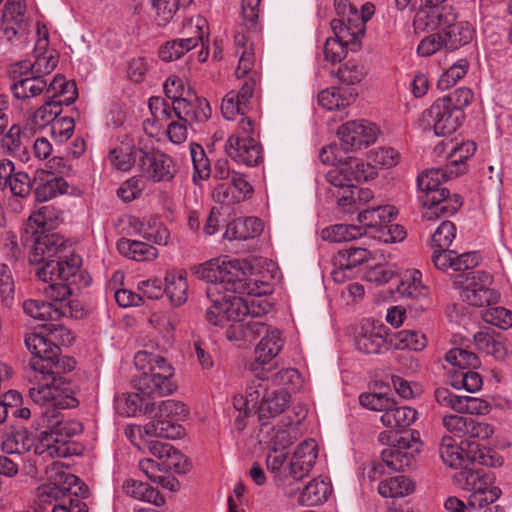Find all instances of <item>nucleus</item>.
<instances>
[{
	"label": "nucleus",
	"mask_w": 512,
	"mask_h": 512,
	"mask_svg": "<svg viewBox=\"0 0 512 512\" xmlns=\"http://www.w3.org/2000/svg\"><path fill=\"white\" fill-rule=\"evenodd\" d=\"M331 29L334 37L344 42L351 51H357L360 48V39L364 36L360 33H354L350 26H347L346 19H333Z\"/></svg>",
	"instance_id": "54"
},
{
	"label": "nucleus",
	"mask_w": 512,
	"mask_h": 512,
	"mask_svg": "<svg viewBox=\"0 0 512 512\" xmlns=\"http://www.w3.org/2000/svg\"><path fill=\"white\" fill-rule=\"evenodd\" d=\"M439 33H441L444 48L451 51L469 43L473 36V30L468 23L456 22V20L444 23Z\"/></svg>",
	"instance_id": "25"
},
{
	"label": "nucleus",
	"mask_w": 512,
	"mask_h": 512,
	"mask_svg": "<svg viewBox=\"0 0 512 512\" xmlns=\"http://www.w3.org/2000/svg\"><path fill=\"white\" fill-rule=\"evenodd\" d=\"M290 394L283 388L269 391L258 407L259 420L265 425L270 418L282 413L289 402Z\"/></svg>",
	"instance_id": "28"
},
{
	"label": "nucleus",
	"mask_w": 512,
	"mask_h": 512,
	"mask_svg": "<svg viewBox=\"0 0 512 512\" xmlns=\"http://www.w3.org/2000/svg\"><path fill=\"white\" fill-rule=\"evenodd\" d=\"M426 344L425 335L414 330H402L389 336V345L396 349L421 351Z\"/></svg>",
	"instance_id": "43"
},
{
	"label": "nucleus",
	"mask_w": 512,
	"mask_h": 512,
	"mask_svg": "<svg viewBox=\"0 0 512 512\" xmlns=\"http://www.w3.org/2000/svg\"><path fill=\"white\" fill-rule=\"evenodd\" d=\"M447 100L437 99L429 109L422 113L420 121L424 128H433L435 135L448 136L462 125L465 114L461 109H453Z\"/></svg>",
	"instance_id": "11"
},
{
	"label": "nucleus",
	"mask_w": 512,
	"mask_h": 512,
	"mask_svg": "<svg viewBox=\"0 0 512 512\" xmlns=\"http://www.w3.org/2000/svg\"><path fill=\"white\" fill-rule=\"evenodd\" d=\"M228 292H223L221 304L225 320L236 321L237 324L243 323L244 317L249 315L248 300L241 296L229 295Z\"/></svg>",
	"instance_id": "41"
},
{
	"label": "nucleus",
	"mask_w": 512,
	"mask_h": 512,
	"mask_svg": "<svg viewBox=\"0 0 512 512\" xmlns=\"http://www.w3.org/2000/svg\"><path fill=\"white\" fill-rule=\"evenodd\" d=\"M456 20V14L452 6L442 8L420 7L415 15L413 25L416 30L435 29L444 26V23H451Z\"/></svg>",
	"instance_id": "22"
},
{
	"label": "nucleus",
	"mask_w": 512,
	"mask_h": 512,
	"mask_svg": "<svg viewBox=\"0 0 512 512\" xmlns=\"http://www.w3.org/2000/svg\"><path fill=\"white\" fill-rule=\"evenodd\" d=\"M165 288L164 293L169 298L170 302L174 306H180L187 300V282L184 275H175L174 273H168L165 277Z\"/></svg>",
	"instance_id": "46"
},
{
	"label": "nucleus",
	"mask_w": 512,
	"mask_h": 512,
	"mask_svg": "<svg viewBox=\"0 0 512 512\" xmlns=\"http://www.w3.org/2000/svg\"><path fill=\"white\" fill-rule=\"evenodd\" d=\"M365 74L363 66L353 61L346 62L337 71V77L341 83L348 86L361 82Z\"/></svg>",
	"instance_id": "61"
},
{
	"label": "nucleus",
	"mask_w": 512,
	"mask_h": 512,
	"mask_svg": "<svg viewBox=\"0 0 512 512\" xmlns=\"http://www.w3.org/2000/svg\"><path fill=\"white\" fill-rule=\"evenodd\" d=\"M443 426L455 437L463 439L461 442L472 441V439H487L492 433V427L469 416L458 414L445 415L442 419Z\"/></svg>",
	"instance_id": "14"
},
{
	"label": "nucleus",
	"mask_w": 512,
	"mask_h": 512,
	"mask_svg": "<svg viewBox=\"0 0 512 512\" xmlns=\"http://www.w3.org/2000/svg\"><path fill=\"white\" fill-rule=\"evenodd\" d=\"M397 292L407 298V310L415 316L425 311L430 304L429 290L421 283V273L418 270L405 275L397 286Z\"/></svg>",
	"instance_id": "17"
},
{
	"label": "nucleus",
	"mask_w": 512,
	"mask_h": 512,
	"mask_svg": "<svg viewBox=\"0 0 512 512\" xmlns=\"http://www.w3.org/2000/svg\"><path fill=\"white\" fill-rule=\"evenodd\" d=\"M152 414L153 420L143 426L144 435L173 440L184 435V428L179 424L188 415L184 403L172 399L161 401Z\"/></svg>",
	"instance_id": "7"
},
{
	"label": "nucleus",
	"mask_w": 512,
	"mask_h": 512,
	"mask_svg": "<svg viewBox=\"0 0 512 512\" xmlns=\"http://www.w3.org/2000/svg\"><path fill=\"white\" fill-rule=\"evenodd\" d=\"M449 168H432L418 176V188L424 192L422 204L426 208L423 218L435 220L441 217H449L456 213L462 206V198L458 194L451 196L450 191L441 187L447 178L452 177Z\"/></svg>",
	"instance_id": "5"
},
{
	"label": "nucleus",
	"mask_w": 512,
	"mask_h": 512,
	"mask_svg": "<svg viewBox=\"0 0 512 512\" xmlns=\"http://www.w3.org/2000/svg\"><path fill=\"white\" fill-rule=\"evenodd\" d=\"M417 411L408 406L388 407L385 413L381 416V422L384 426L393 429H403L414 423L416 420Z\"/></svg>",
	"instance_id": "34"
},
{
	"label": "nucleus",
	"mask_w": 512,
	"mask_h": 512,
	"mask_svg": "<svg viewBox=\"0 0 512 512\" xmlns=\"http://www.w3.org/2000/svg\"><path fill=\"white\" fill-rule=\"evenodd\" d=\"M134 364L141 372H150L152 368L161 370L164 364H169L167 360L159 355H154L147 351H139L134 357Z\"/></svg>",
	"instance_id": "62"
},
{
	"label": "nucleus",
	"mask_w": 512,
	"mask_h": 512,
	"mask_svg": "<svg viewBox=\"0 0 512 512\" xmlns=\"http://www.w3.org/2000/svg\"><path fill=\"white\" fill-rule=\"evenodd\" d=\"M11 74L14 82L10 89L17 99L36 97L48 88L46 81L36 75L18 79L17 70H13Z\"/></svg>",
	"instance_id": "30"
},
{
	"label": "nucleus",
	"mask_w": 512,
	"mask_h": 512,
	"mask_svg": "<svg viewBox=\"0 0 512 512\" xmlns=\"http://www.w3.org/2000/svg\"><path fill=\"white\" fill-rule=\"evenodd\" d=\"M23 310L30 317L42 321H57L66 314L56 304L34 299L24 301Z\"/></svg>",
	"instance_id": "38"
},
{
	"label": "nucleus",
	"mask_w": 512,
	"mask_h": 512,
	"mask_svg": "<svg viewBox=\"0 0 512 512\" xmlns=\"http://www.w3.org/2000/svg\"><path fill=\"white\" fill-rule=\"evenodd\" d=\"M371 253L366 248L349 247L337 253L334 257V265H339L344 268H351L352 270L368 261Z\"/></svg>",
	"instance_id": "50"
},
{
	"label": "nucleus",
	"mask_w": 512,
	"mask_h": 512,
	"mask_svg": "<svg viewBox=\"0 0 512 512\" xmlns=\"http://www.w3.org/2000/svg\"><path fill=\"white\" fill-rule=\"evenodd\" d=\"M49 283V285L44 289L45 294L50 297L54 302L52 304H56V306H63L62 301L69 295L73 294L74 288L79 289L80 287H86L87 285L80 283H73L71 279L62 280L55 279L45 281Z\"/></svg>",
	"instance_id": "48"
},
{
	"label": "nucleus",
	"mask_w": 512,
	"mask_h": 512,
	"mask_svg": "<svg viewBox=\"0 0 512 512\" xmlns=\"http://www.w3.org/2000/svg\"><path fill=\"white\" fill-rule=\"evenodd\" d=\"M459 469L460 470L453 475V480L462 489L468 491L478 490L479 486L486 488L493 482L491 476L484 473L482 469H476L471 462L465 463Z\"/></svg>",
	"instance_id": "24"
},
{
	"label": "nucleus",
	"mask_w": 512,
	"mask_h": 512,
	"mask_svg": "<svg viewBox=\"0 0 512 512\" xmlns=\"http://www.w3.org/2000/svg\"><path fill=\"white\" fill-rule=\"evenodd\" d=\"M34 445V436L25 428L12 430L2 441V450L7 454H24Z\"/></svg>",
	"instance_id": "39"
},
{
	"label": "nucleus",
	"mask_w": 512,
	"mask_h": 512,
	"mask_svg": "<svg viewBox=\"0 0 512 512\" xmlns=\"http://www.w3.org/2000/svg\"><path fill=\"white\" fill-rule=\"evenodd\" d=\"M442 461L449 467L459 469L465 463L479 464L489 467H500L503 458L494 450L480 445L474 441L456 443L451 436H443L439 446Z\"/></svg>",
	"instance_id": "6"
},
{
	"label": "nucleus",
	"mask_w": 512,
	"mask_h": 512,
	"mask_svg": "<svg viewBox=\"0 0 512 512\" xmlns=\"http://www.w3.org/2000/svg\"><path fill=\"white\" fill-rule=\"evenodd\" d=\"M190 154L193 162L194 173L193 180H205L209 178L211 170L209 160L203 150L198 144H192Z\"/></svg>",
	"instance_id": "58"
},
{
	"label": "nucleus",
	"mask_w": 512,
	"mask_h": 512,
	"mask_svg": "<svg viewBox=\"0 0 512 512\" xmlns=\"http://www.w3.org/2000/svg\"><path fill=\"white\" fill-rule=\"evenodd\" d=\"M456 237V226L451 221H442L432 235V247L443 249H457L453 247V240Z\"/></svg>",
	"instance_id": "57"
},
{
	"label": "nucleus",
	"mask_w": 512,
	"mask_h": 512,
	"mask_svg": "<svg viewBox=\"0 0 512 512\" xmlns=\"http://www.w3.org/2000/svg\"><path fill=\"white\" fill-rule=\"evenodd\" d=\"M47 92H53V95L61 99L66 106L74 103L78 92L74 81H67L63 76H56L49 84Z\"/></svg>",
	"instance_id": "53"
},
{
	"label": "nucleus",
	"mask_w": 512,
	"mask_h": 512,
	"mask_svg": "<svg viewBox=\"0 0 512 512\" xmlns=\"http://www.w3.org/2000/svg\"><path fill=\"white\" fill-rule=\"evenodd\" d=\"M58 220V210L51 205L42 206L28 218L25 233L37 234L41 231L50 232L57 226Z\"/></svg>",
	"instance_id": "29"
},
{
	"label": "nucleus",
	"mask_w": 512,
	"mask_h": 512,
	"mask_svg": "<svg viewBox=\"0 0 512 512\" xmlns=\"http://www.w3.org/2000/svg\"><path fill=\"white\" fill-rule=\"evenodd\" d=\"M247 263L232 260L222 264L209 261L193 267L194 274L207 282L206 297L220 296L223 292L260 297L271 292V285L256 277L248 276Z\"/></svg>",
	"instance_id": "3"
},
{
	"label": "nucleus",
	"mask_w": 512,
	"mask_h": 512,
	"mask_svg": "<svg viewBox=\"0 0 512 512\" xmlns=\"http://www.w3.org/2000/svg\"><path fill=\"white\" fill-rule=\"evenodd\" d=\"M172 109L173 114L190 127L193 124L204 123L211 117L209 102L203 97H198L191 88H188L186 98L179 99Z\"/></svg>",
	"instance_id": "20"
},
{
	"label": "nucleus",
	"mask_w": 512,
	"mask_h": 512,
	"mask_svg": "<svg viewBox=\"0 0 512 512\" xmlns=\"http://www.w3.org/2000/svg\"><path fill=\"white\" fill-rule=\"evenodd\" d=\"M357 96L355 88L333 87L319 93L318 103L327 110H337L349 106Z\"/></svg>",
	"instance_id": "27"
},
{
	"label": "nucleus",
	"mask_w": 512,
	"mask_h": 512,
	"mask_svg": "<svg viewBox=\"0 0 512 512\" xmlns=\"http://www.w3.org/2000/svg\"><path fill=\"white\" fill-rule=\"evenodd\" d=\"M225 151L233 161L248 167L263 161L262 147L251 136H230L225 143Z\"/></svg>",
	"instance_id": "19"
},
{
	"label": "nucleus",
	"mask_w": 512,
	"mask_h": 512,
	"mask_svg": "<svg viewBox=\"0 0 512 512\" xmlns=\"http://www.w3.org/2000/svg\"><path fill=\"white\" fill-rule=\"evenodd\" d=\"M25 345L34 355L29 361L31 386L29 396L34 403L54 399L63 407H76L78 400L73 396L76 386L63 373L72 371L76 361L70 357H60L61 350L51 339L39 333H27Z\"/></svg>",
	"instance_id": "1"
},
{
	"label": "nucleus",
	"mask_w": 512,
	"mask_h": 512,
	"mask_svg": "<svg viewBox=\"0 0 512 512\" xmlns=\"http://www.w3.org/2000/svg\"><path fill=\"white\" fill-rule=\"evenodd\" d=\"M54 121V116L51 115V110H48L45 103L26 121L24 133L29 131L30 134H35L38 129L43 128L50 123L52 125Z\"/></svg>",
	"instance_id": "63"
},
{
	"label": "nucleus",
	"mask_w": 512,
	"mask_h": 512,
	"mask_svg": "<svg viewBox=\"0 0 512 512\" xmlns=\"http://www.w3.org/2000/svg\"><path fill=\"white\" fill-rule=\"evenodd\" d=\"M445 359L454 366L453 371H466L469 369H476L480 366L478 356L475 353L462 348H453L449 350L445 355Z\"/></svg>",
	"instance_id": "49"
},
{
	"label": "nucleus",
	"mask_w": 512,
	"mask_h": 512,
	"mask_svg": "<svg viewBox=\"0 0 512 512\" xmlns=\"http://www.w3.org/2000/svg\"><path fill=\"white\" fill-rule=\"evenodd\" d=\"M295 490H301L298 501L302 505L316 506L327 500L331 494V486L323 480L313 479L302 489L295 487Z\"/></svg>",
	"instance_id": "33"
},
{
	"label": "nucleus",
	"mask_w": 512,
	"mask_h": 512,
	"mask_svg": "<svg viewBox=\"0 0 512 512\" xmlns=\"http://www.w3.org/2000/svg\"><path fill=\"white\" fill-rule=\"evenodd\" d=\"M364 233H366V230L360 226L336 224L324 228L321 231V237L323 240L330 242H343L356 239L358 236H361Z\"/></svg>",
	"instance_id": "47"
},
{
	"label": "nucleus",
	"mask_w": 512,
	"mask_h": 512,
	"mask_svg": "<svg viewBox=\"0 0 512 512\" xmlns=\"http://www.w3.org/2000/svg\"><path fill=\"white\" fill-rule=\"evenodd\" d=\"M41 406L38 414L41 418V425L53 434V439L58 445H65L69 439L82 432L83 426L79 421H63V415L59 409H66L56 404L54 399H49L43 403H36Z\"/></svg>",
	"instance_id": "9"
},
{
	"label": "nucleus",
	"mask_w": 512,
	"mask_h": 512,
	"mask_svg": "<svg viewBox=\"0 0 512 512\" xmlns=\"http://www.w3.org/2000/svg\"><path fill=\"white\" fill-rule=\"evenodd\" d=\"M396 215V210L393 206H377L366 209L358 214V221L369 228H378L389 223Z\"/></svg>",
	"instance_id": "42"
},
{
	"label": "nucleus",
	"mask_w": 512,
	"mask_h": 512,
	"mask_svg": "<svg viewBox=\"0 0 512 512\" xmlns=\"http://www.w3.org/2000/svg\"><path fill=\"white\" fill-rule=\"evenodd\" d=\"M50 485L43 488V494L59 499H84L89 495L88 486L77 476L66 472L59 462H53L51 467L46 469Z\"/></svg>",
	"instance_id": "10"
},
{
	"label": "nucleus",
	"mask_w": 512,
	"mask_h": 512,
	"mask_svg": "<svg viewBox=\"0 0 512 512\" xmlns=\"http://www.w3.org/2000/svg\"><path fill=\"white\" fill-rule=\"evenodd\" d=\"M484 320L501 329L512 327V312L504 307L488 309L483 315Z\"/></svg>",
	"instance_id": "64"
},
{
	"label": "nucleus",
	"mask_w": 512,
	"mask_h": 512,
	"mask_svg": "<svg viewBox=\"0 0 512 512\" xmlns=\"http://www.w3.org/2000/svg\"><path fill=\"white\" fill-rule=\"evenodd\" d=\"M139 151H143V149L121 145L110 151L109 158L116 169L128 171L136 159H139Z\"/></svg>",
	"instance_id": "52"
},
{
	"label": "nucleus",
	"mask_w": 512,
	"mask_h": 512,
	"mask_svg": "<svg viewBox=\"0 0 512 512\" xmlns=\"http://www.w3.org/2000/svg\"><path fill=\"white\" fill-rule=\"evenodd\" d=\"M389 328L384 324L373 325L370 330L359 334L355 338L357 349L366 354H378L389 344Z\"/></svg>",
	"instance_id": "23"
},
{
	"label": "nucleus",
	"mask_w": 512,
	"mask_h": 512,
	"mask_svg": "<svg viewBox=\"0 0 512 512\" xmlns=\"http://www.w3.org/2000/svg\"><path fill=\"white\" fill-rule=\"evenodd\" d=\"M125 493L135 499L161 506L165 503L164 497L154 487L135 479H127L123 484Z\"/></svg>",
	"instance_id": "35"
},
{
	"label": "nucleus",
	"mask_w": 512,
	"mask_h": 512,
	"mask_svg": "<svg viewBox=\"0 0 512 512\" xmlns=\"http://www.w3.org/2000/svg\"><path fill=\"white\" fill-rule=\"evenodd\" d=\"M30 235L33 245L29 262L38 265L35 274L41 281L71 279L73 283L90 284V276L80 270L81 258L76 255L67 256L63 236L45 231Z\"/></svg>",
	"instance_id": "2"
},
{
	"label": "nucleus",
	"mask_w": 512,
	"mask_h": 512,
	"mask_svg": "<svg viewBox=\"0 0 512 512\" xmlns=\"http://www.w3.org/2000/svg\"><path fill=\"white\" fill-rule=\"evenodd\" d=\"M32 135L33 134H30L29 131L24 133V129L21 130L19 125L14 124L2 138V147L7 153L19 157L22 162H26L28 161L29 156L26 150V145L23 143V139L29 138Z\"/></svg>",
	"instance_id": "36"
},
{
	"label": "nucleus",
	"mask_w": 512,
	"mask_h": 512,
	"mask_svg": "<svg viewBox=\"0 0 512 512\" xmlns=\"http://www.w3.org/2000/svg\"><path fill=\"white\" fill-rule=\"evenodd\" d=\"M263 231L262 221L256 217L238 218L227 224L224 238L228 240H247Z\"/></svg>",
	"instance_id": "26"
},
{
	"label": "nucleus",
	"mask_w": 512,
	"mask_h": 512,
	"mask_svg": "<svg viewBox=\"0 0 512 512\" xmlns=\"http://www.w3.org/2000/svg\"><path fill=\"white\" fill-rule=\"evenodd\" d=\"M35 186L34 194L38 202L48 201L57 194L66 192L68 183L61 176L55 175L52 171L38 169L33 179Z\"/></svg>",
	"instance_id": "21"
},
{
	"label": "nucleus",
	"mask_w": 512,
	"mask_h": 512,
	"mask_svg": "<svg viewBox=\"0 0 512 512\" xmlns=\"http://www.w3.org/2000/svg\"><path fill=\"white\" fill-rule=\"evenodd\" d=\"M414 483L406 476L391 477L379 483L378 492L386 498L403 497L414 491Z\"/></svg>",
	"instance_id": "44"
},
{
	"label": "nucleus",
	"mask_w": 512,
	"mask_h": 512,
	"mask_svg": "<svg viewBox=\"0 0 512 512\" xmlns=\"http://www.w3.org/2000/svg\"><path fill=\"white\" fill-rule=\"evenodd\" d=\"M33 187V181L29 175L25 172L19 171L11 174V177L7 183L11 194L16 197L25 198L27 197Z\"/></svg>",
	"instance_id": "59"
},
{
	"label": "nucleus",
	"mask_w": 512,
	"mask_h": 512,
	"mask_svg": "<svg viewBox=\"0 0 512 512\" xmlns=\"http://www.w3.org/2000/svg\"><path fill=\"white\" fill-rule=\"evenodd\" d=\"M478 490H472V494L468 498L467 506L470 509H481L494 503L501 496V489L499 487H486Z\"/></svg>",
	"instance_id": "56"
},
{
	"label": "nucleus",
	"mask_w": 512,
	"mask_h": 512,
	"mask_svg": "<svg viewBox=\"0 0 512 512\" xmlns=\"http://www.w3.org/2000/svg\"><path fill=\"white\" fill-rule=\"evenodd\" d=\"M201 40L202 46H205L203 35L184 39H175L166 42L159 49V57L166 62L179 59L184 53L190 51L198 45Z\"/></svg>",
	"instance_id": "37"
},
{
	"label": "nucleus",
	"mask_w": 512,
	"mask_h": 512,
	"mask_svg": "<svg viewBox=\"0 0 512 512\" xmlns=\"http://www.w3.org/2000/svg\"><path fill=\"white\" fill-rule=\"evenodd\" d=\"M139 168L142 174L155 181H170L176 174L172 158L159 151H139Z\"/></svg>",
	"instance_id": "15"
},
{
	"label": "nucleus",
	"mask_w": 512,
	"mask_h": 512,
	"mask_svg": "<svg viewBox=\"0 0 512 512\" xmlns=\"http://www.w3.org/2000/svg\"><path fill=\"white\" fill-rule=\"evenodd\" d=\"M492 276L485 271H470L456 276L454 285L461 289L463 301L472 306H490L498 302L499 294L490 288Z\"/></svg>",
	"instance_id": "8"
},
{
	"label": "nucleus",
	"mask_w": 512,
	"mask_h": 512,
	"mask_svg": "<svg viewBox=\"0 0 512 512\" xmlns=\"http://www.w3.org/2000/svg\"><path fill=\"white\" fill-rule=\"evenodd\" d=\"M341 149L345 152L368 147L377 139L378 128L366 120L348 121L338 129Z\"/></svg>",
	"instance_id": "13"
},
{
	"label": "nucleus",
	"mask_w": 512,
	"mask_h": 512,
	"mask_svg": "<svg viewBox=\"0 0 512 512\" xmlns=\"http://www.w3.org/2000/svg\"><path fill=\"white\" fill-rule=\"evenodd\" d=\"M34 453L35 455L46 454L50 458L54 457H66L71 454L68 446L58 445L53 439V434H50L48 430H44L40 433L38 440L34 438Z\"/></svg>",
	"instance_id": "45"
},
{
	"label": "nucleus",
	"mask_w": 512,
	"mask_h": 512,
	"mask_svg": "<svg viewBox=\"0 0 512 512\" xmlns=\"http://www.w3.org/2000/svg\"><path fill=\"white\" fill-rule=\"evenodd\" d=\"M318 455L314 440H305L298 445L288 465L287 485L294 487L307 476L314 466Z\"/></svg>",
	"instance_id": "18"
},
{
	"label": "nucleus",
	"mask_w": 512,
	"mask_h": 512,
	"mask_svg": "<svg viewBox=\"0 0 512 512\" xmlns=\"http://www.w3.org/2000/svg\"><path fill=\"white\" fill-rule=\"evenodd\" d=\"M473 370L451 371L450 385L455 389L464 388L470 393L478 391L482 387V377Z\"/></svg>",
	"instance_id": "51"
},
{
	"label": "nucleus",
	"mask_w": 512,
	"mask_h": 512,
	"mask_svg": "<svg viewBox=\"0 0 512 512\" xmlns=\"http://www.w3.org/2000/svg\"><path fill=\"white\" fill-rule=\"evenodd\" d=\"M284 341L278 330L265 334L255 347V360L250 364V370L256 377H262V372H271L276 368L272 360L282 350Z\"/></svg>",
	"instance_id": "16"
},
{
	"label": "nucleus",
	"mask_w": 512,
	"mask_h": 512,
	"mask_svg": "<svg viewBox=\"0 0 512 512\" xmlns=\"http://www.w3.org/2000/svg\"><path fill=\"white\" fill-rule=\"evenodd\" d=\"M117 250L123 256L135 261H150L158 255V250L154 246L142 241L126 238H121L117 242Z\"/></svg>",
	"instance_id": "32"
},
{
	"label": "nucleus",
	"mask_w": 512,
	"mask_h": 512,
	"mask_svg": "<svg viewBox=\"0 0 512 512\" xmlns=\"http://www.w3.org/2000/svg\"><path fill=\"white\" fill-rule=\"evenodd\" d=\"M374 175L373 167L369 164L358 158H349L346 163L328 171L325 177L333 186L330 192L339 209L353 213L358 209V204H365L373 198L370 189L359 188L358 185L373 179Z\"/></svg>",
	"instance_id": "4"
},
{
	"label": "nucleus",
	"mask_w": 512,
	"mask_h": 512,
	"mask_svg": "<svg viewBox=\"0 0 512 512\" xmlns=\"http://www.w3.org/2000/svg\"><path fill=\"white\" fill-rule=\"evenodd\" d=\"M468 69V62L461 60L457 64H453L449 67L438 80V87L441 90H446L455 85L460 79H462Z\"/></svg>",
	"instance_id": "60"
},
{
	"label": "nucleus",
	"mask_w": 512,
	"mask_h": 512,
	"mask_svg": "<svg viewBox=\"0 0 512 512\" xmlns=\"http://www.w3.org/2000/svg\"><path fill=\"white\" fill-rule=\"evenodd\" d=\"M381 459L390 469L400 471L411 465L413 455L393 445L381 452Z\"/></svg>",
	"instance_id": "55"
},
{
	"label": "nucleus",
	"mask_w": 512,
	"mask_h": 512,
	"mask_svg": "<svg viewBox=\"0 0 512 512\" xmlns=\"http://www.w3.org/2000/svg\"><path fill=\"white\" fill-rule=\"evenodd\" d=\"M173 368L170 364H164L161 370L152 368L150 372H141L133 378L134 388L142 393L148 400L164 397L172 394L176 386L172 383Z\"/></svg>",
	"instance_id": "12"
},
{
	"label": "nucleus",
	"mask_w": 512,
	"mask_h": 512,
	"mask_svg": "<svg viewBox=\"0 0 512 512\" xmlns=\"http://www.w3.org/2000/svg\"><path fill=\"white\" fill-rule=\"evenodd\" d=\"M118 409L121 414L128 417L152 414L154 411V401L148 400L139 391L137 393L123 394L118 399Z\"/></svg>",
	"instance_id": "31"
},
{
	"label": "nucleus",
	"mask_w": 512,
	"mask_h": 512,
	"mask_svg": "<svg viewBox=\"0 0 512 512\" xmlns=\"http://www.w3.org/2000/svg\"><path fill=\"white\" fill-rule=\"evenodd\" d=\"M476 151V144L472 141L463 142L458 146L452 148L448 155L450 174L454 176L462 175L466 172L467 168L465 162L469 159Z\"/></svg>",
	"instance_id": "40"
}]
</instances>
